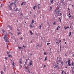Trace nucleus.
I'll return each instance as SVG.
<instances>
[{"mask_svg":"<svg viewBox=\"0 0 74 74\" xmlns=\"http://www.w3.org/2000/svg\"><path fill=\"white\" fill-rule=\"evenodd\" d=\"M2 32H3V34L5 35L4 36V40L6 42L7 46H8V43H9V41H8V38L7 37V32L5 30L3 29ZM5 34L6 35H5Z\"/></svg>","mask_w":74,"mask_h":74,"instance_id":"f257e3e1","label":"nucleus"},{"mask_svg":"<svg viewBox=\"0 0 74 74\" xmlns=\"http://www.w3.org/2000/svg\"><path fill=\"white\" fill-rule=\"evenodd\" d=\"M60 12V11L58 9H56L55 11V13L57 15H59Z\"/></svg>","mask_w":74,"mask_h":74,"instance_id":"f03ea898","label":"nucleus"},{"mask_svg":"<svg viewBox=\"0 0 74 74\" xmlns=\"http://www.w3.org/2000/svg\"><path fill=\"white\" fill-rule=\"evenodd\" d=\"M10 5L8 6V8L10 10H12V3H10Z\"/></svg>","mask_w":74,"mask_h":74,"instance_id":"7ed1b4c3","label":"nucleus"},{"mask_svg":"<svg viewBox=\"0 0 74 74\" xmlns=\"http://www.w3.org/2000/svg\"><path fill=\"white\" fill-rule=\"evenodd\" d=\"M74 73V68L73 67H72V73Z\"/></svg>","mask_w":74,"mask_h":74,"instance_id":"20e7f679","label":"nucleus"},{"mask_svg":"<svg viewBox=\"0 0 74 74\" xmlns=\"http://www.w3.org/2000/svg\"><path fill=\"white\" fill-rule=\"evenodd\" d=\"M23 4H24V5H25V4H26V2H22L21 5H22Z\"/></svg>","mask_w":74,"mask_h":74,"instance_id":"39448f33","label":"nucleus"},{"mask_svg":"<svg viewBox=\"0 0 74 74\" xmlns=\"http://www.w3.org/2000/svg\"><path fill=\"white\" fill-rule=\"evenodd\" d=\"M32 61H31L29 63V64L30 66H31V65H32Z\"/></svg>","mask_w":74,"mask_h":74,"instance_id":"423d86ee","label":"nucleus"},{"mask_svg":"<svg viewBox=\"0 0 74 74\" xmlns=\"http://www.w3.org/2000/svg\"><path fill=\"white\" fill-rule=\"evenodd\" d=\"M18 8L16 7L14 8L15 10L16 11H18Z\"/></svg>","mask_w":74,"mask_h":74,"instance_id":"0eeeda50","label":"nucleus"},{"mask_svg":"<svg viewBox=\"0 0 74 74\" xmlns=\"http://www.w3.org/2000/svg\"><path fill=\"white\" fill-rule=\"evenodd\" d=\"M32 23H34V21L33 20H32Z\"/></svg>","mask_w":74,"mask_h":74,"instance_id":"6e6552de","label":"nucleus"},{"mask_svg":"<svg viewBox=\"0 0 74 74\" xmlns=\"http://www.w3.org/2000/svg\"><path fill=\"white\" fill-rule=\"evenodd\" d=\"M9 34L10 35H11V36H12V35H13V34L11 32L9 33Z\"/></svg>","mask_w":74,"mask_h":74,"instance_id":"1a4fd4ad","label":"nucleus"},{"mask_svg":"<svg viewBox=\"0 0 74 74\" xmlns=\"http://www.w3.org/2000/svg\"><path fill=\"white\" fill-rule=\"evenodd\" d=\"M38 5H37V7H38V9H39V8H40V6H39V5H40V4H38Z\"/></svg>","mask_w":74,"mask_h":74,"instance_id":"9d476101","label":"nucleus"},{"mask_svg":"<svg viewBox=\"0 0 74 74\" xmlns=\"http://www.w3.org/2000/svg\"><path fill=\"white\" fill-rule=\"evenodd\" d=\"M53 0H52V1L50 0V2H51V4H53Z\"/></svg>","mask_w":74,"mask_h":74,"instance_id":"9b49d317","label":"nucleus"},{"mask_svg":"<svg viewBox=\"0 0 74 74\" xmlns=\"http://www.w3.org/2000/svg\"><path fill=\"white\" fill-rule=\"evenodd\" d=\"M8 56L9 58H10V57H12V56H11V55H8Z\"/></svg>","mask_w":74,"mask_h":74,"instance_id":"f8f14e48","label":"nucleus"},{"mask_svg":"<svg viewBox=\"0 0 74 74\" xmlns=\"http://www.w3.org/2000/svg\"><path fill=\"white\" fill-rule=\"evenodd\" d=\"M8 27H9V28H11V27L8 25Z\"/></svg>","mask_w":74,"mask_h":74,"instance_id":"ddd939ff","label":"nucleus"},{"mask_svg":"<svg viewBox=\"0 0 74 74\" xmlns=\"http://www.w3.org/2000/svg\"><path fill=\"white\" fill-rule=\"evenodd\" d=\"M53 24L54 25H56V21H54V23H53Z\"/></svg>","mask_w":74,"mask_h":74,"instance_id":"4468645a","label":"nucleus"},{"mask_svg":"<svg viewBox=\"0 0 74 74\" xmlns=\"http://www.w3.org/2000/svg\"><path fill=\"white\" fill-rule=\"evenodd\" d=\"M68 66H71V64L70 63H68Z\"/></svg>","mask_w":74,"mask_h":74,"instance_id":"2eb2a0df","label":"nucleus"},{"mask_svg":"<svg viewBox=\"0 0 74 74\" xmlns=\"http://www.w3.org/2000/svg\"><path fill=\"white\" fill-rule=\"evenodd\" d=\"M44 54L45 55H47V52L44 53Z\"/></svg>","mask_w":74,"mask_h":74,"instance_id":"dca6fc26","label":"nucleus"},{"mask_svg":"<svg viewBox=\"0 0 74 74\" xmlns=\"http://www.w3.org/2000/svg\"><path fill=\"white\" fill-rule=\"evenodd\" d=\"M72 65L74 66V62H73L72 63Z\"/></svg>","mask_w":74,"mask_h":74,"instance_id":"f3484780","label":"nucleus"},{"mask_svg":"<svg viewBox=\"0 0 74 74\" xmlns=\"http://www.w3.org/2000/svg\"><path fill=\"white\" fill-rule=\"evenodd\" d=\"M4 72H3V71H1V74H3Z\"/></svg>","mask_w":74,"mask_h":74,"instance_id":"a211bd4d","label":"nucleus"},{"mask_svg":"<svg viewBox=\"0 0 74 74\" xmlns=\"http://www.w3.org/2000/svg\"><path fill=\"white\" fill-rule=\"evenodd\" d=\"M70 60H68V63H70Z\"/></svg>","mask_w":74,"mask_h":74,"instance_id":"6ab92c4d","label":"nucleus"},{"mask_svg":"<svg viewBox=\"0 0 74 74\" xmlns=\"http://www.w3.org/2000/svg\"><path fill=\"white\" fill-rule=\"evenodd\" d=\"M28 71L29 72V73L30 74V71H29V69H28Z\"/></svg>","mask_w":74,"mask_h":74,"instance_id":"aec40b11","label":"nucleus"},{"mask_svg":"<svg viewBox=\"0 0 74 74\" xmlns=\"http://www.w3.org/2000/svg\"><path fill=\"white\" fill-rule=\"evenodd\" d=\"M45 60H47V56L45 57Z\"/></svg>","mask_w":74,"mask_h":74,"instance_id":"412c9836","label":"nucleus"},{"mask_svg":"<svg viewBox=\"0 0 74 74\" xmlns=\"http://www.w3.org/2000/svg\"><path fill=\"white\" fill-rule=\"evenodd\" d=\"M19 63H20V64H22V62H21V60H20Z\"/></svg>","mask_w":74,"mask_h":74,"instance_id":"4be33fe9","label":"nucleus"},{"mask_svg":"<svg viewBox=\"0 0 74 74\" xmlns=\"http://www.w3.org/2000/svg\"><path fill=\"white\" fill-rule=\"evenodd\" d=\"M71 16H69V18L70 19V18H71Z\"/></svg>","mask_w":74,"mask_h":74,"instance_id":"5701e85b","label":"nucleus"},{"mask_svg":"<svg viewBox=\"0 0 74 74\" xmlns=\"http://www.w3.org/2000/svg\"><path fill=\"white\" fill-rule=\"evenodd\" d=\"M30 27L32 28V27L33 28V26L32 25H30Z\"/></svg>","mask_w":74,"mask_h":74,"instance_id":"b1692460","label":"nucleus"},{"mask_svg":"<svg viewBox=\"0 0 74 74\" xmlns=\"http://www.w3.org/2000/svg\"><path fill=\"white\" fill-rule=\"evenodd\" d=\"M14 62H13V63H12V64L13 66H15V65H14Z\"/></svg>","mask_w":74,"mask_h":74,"instance_id":"393cba45","label":"nucleus"},{"mask_svg":"<svg viewBox=\"0 0 74 74\" xmlns=\"http://www.w3.org/2000/svg\"><path fill=\"white\" fill-rule=\"evenodd\" d=\"M39 27H40V29H41V25H40Z\"/></svg>","mask_w":74,"mask_h":74,"instance_id":"a878e982","label":"nucleus"},{"mask_svg":"<svg viewBox=\"0 0 74 74\" xmlns=\"http://www.w3.org/2000/svg\"><path fill=\"white\" fill-rule=\"evenodd\" d=\"M71 32H70L69 33V36H71Z\"/></svg>","mask_w":74,"mask_h":74,"instance_id":"bb28decb","label":"nucleus"},{"mask_svg":"<svg viewBox=\"0 0 74 74\" xmlns=\"http://www.w3.org/2000/svg\"><path fill=\"white\" fill-rule=\"evenodd\" d=\"M49 44H50V43H47V45H49Z\"/></svg>","mask_w":74,"mask_h":74,"instance_id":"cd10ccee","label":"nucleus"},{"mask_svg":"<svg viewBox=\"0 0 74 74\" xmlns=\"http://www.w3.org/2000/svg\"><path fill=\"white\" fill-rule=\"evenodd\" d=\"M8 59V58H7V57L5 58V60H7Z\"/></svg>","mask_w":74,"mask_h":74,"instance_id":"c85d7f7f","label":"nucleus"},{"mask_svg":"<svg viewBox=\"0 0 74 74\" xmlns=\"http://www.w3.org/2000/svg\"><path fill=\"white\" fill-rule=\"evenodd\" d=\"M22 15H23V14H21L20 15V16H23Z\"/></svg>","mask_w":74,"mask_h":74,"instance_id":"c756f323","label":"nucleus"},{"mask_svg":"<svg viewBox=\"0 0 74 74\" xmlns=\"http://www.w3.org/2000/svg\"><path fill=\"white\" fill-rule=\"evenodd\" d=\"M22 48V47H20L19 46H18V49H21Z\"/></svg>","mask_w":74,"mask_h":74,"instance_id":"7c9ffc66","label":"nucleus"},{"mask_svg":"<svg viewBox=\"0 0 74 74\" xmlns=\"http://www.w3.org/2000/svg\"><path fill=\"white\" fill-rule=\"evenodd\" d=\"M64 29H65V30H67V28H66L65 27H64Z\"/></svg>","mask_w":74,"mask_h":74,"instance_id":"2f4dec72","label":"nucleus"},{"mask_svg":"<svg viewBox=\"0 0 74 74\" xmlns=\"http://www.w3.org/2000/svg\"><path fill=\"white\" fill-rule=\"evenodd\" d=\"M25 69H27V70H28V69L27 68V67L25 66Z\"/></svg>","mask_w":74,"mask_h":74,"instance_id":"473e14b6","label":"nucleus"},{"mask_svg":"<svg viewBox=\"0 0 74 74\" xmlns=\"http://www.w3.org/2000/svg\"><path fill=\"white\" fill-rule=\"evenodd\" d=\"M9 53V52L8 51V52H7V54H8V53Z\"/></svg>","mask_w":74,"mask_h":74,"instance_id":"72a5a7b5","label":"nucleus"},{"mask_svg":"<svg viewBox=\"0 0 74 74\" xmlns=\"http://www.w3.org/2000/svg\"><path fill=\"white\" fill-rule=\"evenodd\" d=\"M62 74H63V71H62Z\"/></svg>","mask_w":74,"mask_h":74,"instance_id":"f704fd0d","label":"nucleus"},{"mask_svg":"<svg viewBox=\"0 0 74 74\" xmlns=\"http://www.w3.org/2000/svg\"><path fill=\"white\" fill-rule=\"evenodd\" d=\"M58 65L57 64L55 66H56V67H58Z\"/></svg>","mask_w":74,"mask_h":74,"instance_id":"c9c22d12","label":"nucleus"},{"mask_svg":"<svg viewBox=\"0 0 74 74\" xmlns=\"http://www.w3.org/2000/svg\"><path fill=\"white\" fill-rule=\"evenodd\" d=\"M69 27H66V29H69Z\"/></svg>","mask_w":74,"mask_h":74,"instance_id":"e433bc0d","label":"nucleus"},{"mask_svg":"<svg viewBox=\"0 0 74 74\" xmlns=\"http://www.w3.org/2000/svg\"><path fill=\"white\" fill-rule=\"evenodd\" d=\"M59 19H60V22H61V19H60V18H59Z\"/></svg>","mask_w":74,"mask_h":74,"instance_id":"4c0bfd02","label":"nucleus"},{"mask_svg":"<svg viewBox=\"0 0 74 74\" xmlns=\"http://www.w3.org/2000/svg\"><path fill=\"white\" fill-rule=\"evenodd\" d=\"M59 29V28H58L57 27V28L56 30H59V29Z\"/></svg>","mask_w":74,"mask_h":74,"instance_id":"58836bf2","label":"nucleus"},{"mask_svg":"<svg viewBox=\"0 0 74 74\" xmlns=\"http://www.w3.org/2000/svg\"><path fill=\"white\" fill-rule=\"evenodd\" d=\"M34 7L35 8H36V7H37V6L35 5V6H34Z\"/></svg>","mask_w":74,"mask_h":74,"instance_id":"ea45409f","label":"nucleus"},{"mask_svg":"<svg viewBox=\"0 0 74 74\" xmlns=\"http://www.w3.org/2000/svg\"><path fill=\"white\" fill-rule=\"evenodd\" d=\"M3 7V4H1V7Z\"/></svg>","mask_w":74,"mask_h":74,"instance_id":"a19ab883","label":"nucleus"},{"mask_svg":"<svg viewBox=\"0 0 74 74\" xmlns=\"http://www.w3.org/2000/svg\"><path fill=\"white\" fill-rule=\"evenodd\" d=\"M61 63L62 64H63V62H61Z\"/></svg>","mask_w":74,"mask_h":74,"instance_id":"79ce46f5","label":"nucleus"},{"mask_svg":"<svg viewBox=\"0 0 74 74\" xmlns=\"http://www.w3.org/2000/svg\"><path fill=\"white\" fill-rule=\"evenodd\" d=\"M19 34H21V33H18V35H19Z\"/></svg>","mask_w":74,"mask_h":74,"instance_id":"37998d69","label":"nucleus"},{"mask_svg":"<svg viewBox=\"0 0 74 74\" xmlns=\"http://www.w3.org/2000/svg\"><path fill=\"white\" fill-rule=\"evenodd\" d=\"M31 14H32V12H30V15Z\"/></svg>","mask_w":74,"mask_h":74,"instance_id":"c03bdc74","label":"nucleus"},{"mask_svg":"<svg viewBox=\"0 0 74 74\" xmlns=\"http://www.w3.org/2000/svg\"><path fill=\"white\" fill-rule=\"evenodd\" d=\"M44 67H46V66H45V65H44Z\"/></svg>","mask_w":74,"mask_h":74,"instance_id":"a18cd8bd","label":"nucleus"},{"mask_svg":"<svg viewBox=\"0 0 74 74\" xmlns=\"http://www.w3.org/2000/svg\"><path fill=\"white\" fill-rule=\"evenodd\" d=\"M30 33H32V31H30Z\"/></svg>","mask_w":74,"mask_h":74,"instance_id":"49530a36","label":"nucleus"},{"mask_svg":"<svg viewBox=\"0 0 74 74\" xmlns=\"http://www.w3.org/2000/svg\"><path fill=\"white\" fill-rule=\"evenodd\" d=\"M60 49H61V45L60 46Z\"/></svg>","mask_w":74,"mask_h":74,"instance_id":"de8ad7c7","label":"nucleus"},{"mask_svg":"<svg viewBox=\"0 0 74 74\" xmlns=\"http://www.w3.org/2000/svg\"><path fill=\"white\" fill-rule=\"evenodd\" d=\"M57 64H58H58H59V63H58V62H57Z\"/></svg>","mask_w":74,"mask_h":74,"instance_id":"09e8293b","label":"nucleus"},{"mask_svg":"<svg viewBox=\"0 0 74 74\" xmlns=\"http://www.w3.org/2000/svg\"><path fill=\"white\" fill-rule=\"evenodd\" d=\"M56 44H58V43H58V42H56Z\"/></svg>","mask_w":74,"mask_h":74,"instance_id":"8fccbe9b","label":"nucleus"},{"mask_svg":"<svg viewBox=\"0 0 74 74\" xmlns=\"http://www.w3.org/2000/svg\"><path fill=\"white\" fill-rule=\"evenodd\" d=\"M50 8L51 9H52V7L51 6L50 7Z\"/></svg>","mask_w":74,"mask_h":74,"instance_id":"3c124183","label":"nucleus"},{"mask_svg":"<svg viewBox=\"0 0 74 74\" xmlns=\"http://www.w3.org/2000/svg\"><path fill=\"white\" fill-rule=\"evenodd\" d=\"M33 9H34V10H35V8L34 7L33 8Z\"/></svg>","mask_w":74,"mask_h":74,"instance_id":"603ef678","label":"nucleus"},{"mask_svg":"<svg viewBox=\"0 0 74 74\" xmlns=\"http://www.w3.org/2000/svg\"><path fill=\"white\" fill-rule=\"evenodd\" d=\"M23 47H24V48H25V46L23 45Z\"/></svg>","mask_w":74,"mask_h":74,"instance_id":"864d4df0","label":"nucleus"},{"mask_svg":"<svg viewBox=\"0 0 74 74\" xmlns=\"http://www.w3.org/2000/svg\"><path fill=\"white\" fill-rule=\"evenodd\" d=\"M58 46H59V43H58Z\"/></svg>","mask_w":74,"mask_h":74,"instance_id":"5fc2aeb1","label":"nucleus"},{"mask_svg":"<svg viewBox=\"0 0 74 74\" xmlns=\"http://www.w3.org/2000/svg\"><path fill=\"white\" fill-rule=\"evenodd\" d=\"M42 46L41 45L40 46V48H41Z\"/></svg>","mask_w":74,"mask_h":74,"instance_id":"6e6d98bb","label":"nucleus"},{"mask_svg":"<svg viewBox=\"0 0 74 74\" xmlns=\"http://www.w3.org/2000/svg\"><path fill=\"white\" fill-rule=\"evenodd\" d=\"M39 59H40V60H41V58H40V57L39 58Z\"/></svg>","mask_w":74,"mask_h":74,"instance_id":"4d7b16f0","label":"nucleus"},{"mask_svg":"<svg viewBox=\"0 0 74 74\" xmlns=\"http://www.w3.org/2000/svg\"><path fill=\"white\" fill-rule=\"evenodd\" d=\"M61 42V40H60V42Z\"/></svg>","mask_w":74,"mask_h":74,"instance_id":"13d9d810","label":"nucleus"},{"mask_svg":"<svg viewBox=\"0 0 74 74\" xmlns=\"http://www.w3.org/2000/svg\"><path fill=\"white\" fill-rule=\"evenodd\" d=\"M58 27H59V28H60V27H59V26H58Z\"/></svg>","mask_w":74,"mask_h":74,"instance_id":"bf43d9fd","label":"nucleus"},{"mask_svg":"<svg viewBox=\"0 0 74 74\" xmlns=\"http://www.w3.org/2000/svg\"><path fill=\"white\" fill-rule=\"evenodd\" d=\"M58 59H59V58L57 57V59L58 60Z\"/></svg>","mask_w":74,"mask_h":74,"instance_id":"052dcab7","label":"nucleus"},{"mask_svg":"<svg viewBox=\"0 0 74 74\" xmlns=\"http://www.w3.org/2000/svg\"><path fill=\"white\" fill-rule=\"evenodd\" d=\"M69 15H70V13H69Z\"/></svg>","mask_w":74,"mask_h":74,"instance_id":"680f3d73","label":"nucleus"},{"mask_svg":"<svg viewBox=\"0 0 74 74\" xmlns=\"http://www.w3.org/2000/svg\"><path fill=\"white\" fill-rule=\"evenodd\" d=\"M20 40H22V38H21V39H20Z\"/></svg>","mask_w":74,"mask_h":74,"instance_id":"e2e57ef3","label":"nucleus"},{"mask_svg":"<svg viewBox=\"0 0 74 74\" xmlns=\"http://www.w3.org/2000/svg\"><path fill=\"white\" fill-rule=\"evenodd\" d=\"M21 66V68H22V66H21H21Z\"/></svg>","mask_w":74,"mask_h":74,"instance_id":"0e129e2a","label":"nucleus"},{"mask_svg":"<svg viewBox=\"0 0 74 74\" xmlns=\"http://www.w3.org/2000/svg\"><path fill=\"white\" fill-rule=\"evenodd\" d=\"M70 28H71V26H70Z\"/></svg>","mask_w":74,"mask_h":74,"instance_id":"69168bd1","label":"nucleus"},{"mask_svg":"<svg viewBox=\"0 0 74 74\" xmlns=\"http://www.w3.org/2000/svg\"><path fill=\"white\" fill-rule=\"evenodd\" d=\"M32 34H33V32H32V33H31V35H32Z\"/></svg>","mask_w":74,"mask_h":74,"instance_id":"338daca9","label":"nucleus"},{"mask_svg":"<svg viewBox=\"0 0 74 74\" xmlns=\"http://www.w3.org/2000/svg\"><path fill=\"white\" fill-rule=\"evenodd\" d=\"M30 55H31V56H32V53H31Z\"/></svg>","mask_w":74,"mask_h":74,"instance_id":"774afa93","label":"nucleus"}]
</instances>
